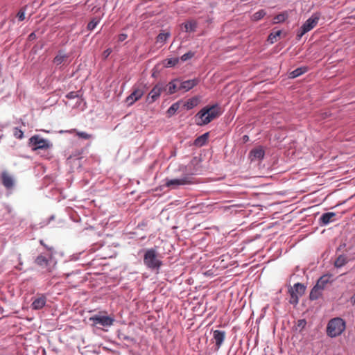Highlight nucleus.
I'll list each match as a JSON object with an SVG mask.
<instances>
[{
	"instance_id": "nucleus-40",
	"label": "nucleus",
	"mask_w": 355,
	"mask_h": 355,
	"mask_svg": "<svg viewBox=\"0 0 355 355\" xmlns=\"http://www.w3.org/2000/svg\"><path fill=\"white\" fill-rule=\"evenodd\" d=\"M78 135L84 139H87L89 138V135H88L87 132H80L78 133Z\"/></svg>"
},
{
	"instance_id": "nucleus-38",
	"label": "nucleus",
	"mask_w": 355,
	"mask_h": 355,
	"mask_svg": "<svg viewBox=\"0 0 355 355\" xmlns=\"http://www.w3.org/2000/svg\"><path fill=\"white\" fill-rule=\"evenodd\" d=\"M197 101L195 98L189 99L187 103V108L191 109L196 105Z\"/></svg>"
},
{
	"instance_id": "nucleus-24",
	"label": "nucleus",
	"mask_w": 355,
	"mask_h": 355,
	"mask_svg": "<svg viewBox=\"0 0 355 355\" xmlns=\"http://www.w3.org/2000/svg\"><path fill=\"white\" fill-rule=\"evenodd\" d=\"M322 291L318 288L315 285L310 292L309 297L311 300H316L322 295Z\"/></svg>"
},
{
	"instance_id": "nucleus-37",
	"label": "nucleus",
	"mask_w": 355,
	"mask_h": 355,
	"mask_svg": "<svg viewBox=\"0 0 355 355\" xmlns=\"http://www.w3.org/2000/svg\"><path fill=\"white\" fill-rule=\"evenodd\" d=\"M40 243L44 246L47 250H48V253H51V254H54L55 253V251H54V249L53 247H49L48 245H46L44 241L43 240H40Z\"/></svg>"
},
{
	"instance_id": "nucleus-31",
	"label": "nucleus",
	"mask_w": 355,
	"mask_h": 355,
	"mask_svg": "<svg viewBox=\"0 0 355 355\" xmlns=\"http://www.w3.org/2000/svg\"><path fill=\"white\" fill-rule=\"evenodd\" d=\"M288 293L291 296L290 303L293 304H297L299 301L300 295H297L295 291H288Z\"/></svg>"
},
{
	"instance_id": "nucleus-5",
	"label": "nucleus",
	"mask_w": 355,
	"mask_h": 355,
	"mask_svg": "<svg viewBox=\"0 0 355 355\" xmlns=\"http://www.w3.org/2000/svg\"><path fill=\"white\" fill-rule=\"evenodd\" d=\"M320 17V14L315 12L306 20L297 31V40H300L304 34L311 31L318 24Z\"/></svg>"
},
{
	"instance_id": "nucleus-15",
	"label": "nucleus",
	"mask_w": 355,
	"mask_h": 355,
	"mask_svg": "<svg viewBox=\"0 0 355 355\" xmlns=\"http://www.w3.org/2000/svg\"><path fill=\"white\" fill-rule=\"evenodd\" d=\"M336 213L326 212L322 214L319 218V224L320 226H326L330 223L335 221Z\"/></svg>"
},
{
	"instance_id": "nucleus-29",
	"label": "nucleus",
	"mask_w": 355,
	"mask_h": 355,
	"mask_svg": "<svg viewBox=\"0 0 355 355\" xmlns=\"http://www.w3.org/2000/svg\"><path fill=\"white\" fill-rule=\"evenodd\" d=\"M170 37L169 33H160L157 37V42L165 43L167 39Z\"/></svg>"
},
{
	"instance_id": "nucleus-35",
	"label": "nucleus",
	"mask_w": 355,
	"mask_h": 355,
	"mask_svg": "<svg viewBox=\"0 0 355 355\" xmlns=\"http://www.w3.org/2000/svg\"><path fill=\"white\" fill-rule=\"evenodd\" d=\"M195 55V53L193 52V51H189L184 54H183L181 58H180V60L182 61V62H185L191 58H192L193 56Z\"/></svg>"
},
{
	"instance_id": "nucleus-23",
	"label": "nucleus",
	"mask_w": 355,
	"mask_h": 355,
	"mask_svg": "<svg viewBox=\"0 0 355 355\" xmlns=\"http://www.w3.org/2000/svg\"><path fill=\"white\" fill-rule=\"evenodd\" d=\"M288 291H295L297 295L302 296L305 291V286L301 283H296Z\"/></svg>"
},
{
	"instance_id": "nucleus-16",
	"label": "nucleus",
	"mask_w": 355,
	"mask_h": 355,
	"mask_svg": "<svg viewBox=\"0 0 355 355\" xmlns=\"http://www.w3.org/2000/svg\"><path fill=\"white\" fill-rule=\"evenodd\" d=\"M355 259V252L354 256L352 258V259ZM351 259H348L345 254H340L334 262V266L337 268H342Z\"/></svg>"
},
{
	"instance_id": "nucleus-4",
	"label": "nucleus",
	"mask_w": 355,
	"mask_h": 355,
	"mask_svg": "<svg viewBox=\"0 0 355 355\" xmlns=\"http://www.w3.org/2000/svg\"><path fill=\"white\" fill-rule=\"evenodd\" d=\"M221 114L220 107L218 104L213 105L210 107L206 106L203 107L197 114L202 120V124L206 125L210 123L214 119L218 117Z\"/></svg>"
},
{
	"instance_id": "nucleus-44",
	"label": "nucleus",
	"mask_w": 355,
	"mask_h": 355,
	"mask_svg": "<svg viewBox=\"0 0 355 355\" xmlns=\"http://www.w3.org/2000/svg\"><path fill=\"white\" fill-rule=\"evenodd\" d=\"M35 38V34L34 33H31L28 36V40H32Z\"/></svg>"
},
{
	"instance_id": "nucleus-22",
	"label": "nucleus",
	"mask_w": 355,
	"mask_h": 355,
	"mask_svg": "<svg viewBox=\"0 0 355 355\" xmlns=\"http://www.w3.org/2000/svg\"><path fill=\"white\" fill-rule=\"evenodd\" d=\"M329 282V277L327 275H323L317 281L315 286H318V288H320L321 291H323Z\"/></svg>"
},
{
	"instance_id": "nucleus-25",
	"label": "nucleus",
	"mask_w": 355,
	"mask_h": 355,
	"mask_svg": "<svg viewBox=\"0 0 355 355\" xmlns=\"http://www.w3.org/2000/svg\"><path fill=\"white\" fill-rule=\"evenodd\" d=\"M180 58H168L164 60V66L165 67L169 68L175 66L178 64Z\"/></svg>"
},
{
	"instance_id": "nucleus-42",
	"label": "nucleus",
	"mask_w": 355,
	"mask_h": 355,
	"mask_svg": "<svg viewBox=\"0 0 355 355\" xmlns=\"http://www.w3.org/2000/svg\"><path fill=\"white\" fill-rule=\"evenodd\" d=\"M17 17L18 18L19 21H22V10H19L17 14Z\"/></svg>"
},
{
	"instance_id": "nucleus-1",
	"label": "nucleus",
	"mask_w": 355,
	"mask_h": 355,
	"mask_svg": "<svg viewBox=\"0 0 355 355\" xmlns=\"http://www.w3.org/2000/svg\"><path fill=\"white\" fill-rule=\"evenodd\" d=\"M144 264L148 270L159 273L163 264L162 257L156 248L146 249L144 254Z\"/></svg>"
},
{
	"instance_id": "nucleus-7",
	"label": "nucleus",
	"mask_w": 355,
	"mask_h": 355,
	"mask_svg": "<svg viewBox=\"0 0 355 355\" xmlns=\"http://www.w3.org/2000/svg\"><path fill=\"white\" fill-rule=\"evenodd\" d=\"M193 183V178L189 175H184L180 178L166 179L165 186L171 189H176L180 186L191 184Z\"/></svg>"
},
{
	"instance_id": "nucleus-21",
	"label": "nucleus",
	"mask_w": 355,
	"mask_h": 355,
	"mask_svg": "<svg viewBox=\"0 0 355 355\" xmlns=\"http://www.w3.org/2000/svg\"><path fill=\"white\" fill-rule=\"evenodd\" d=\"M208 136H209V133L206 132V133H204L202 135L198 137L194 140V143H193L194 145L196 146H199V147H201V146L205 145V144L207 143V141L208 139Z\"/></svg>"
},
{
	"instance_id": "nucleus-28",
	"label": "nucleus",
	"mask_w": 355,
	"mask_h": 355,
	"mask_svg": "<svg viewBox=\"0 0 355 355\" xmlns=\"http://www.w3.org/2000/svg\"><path fill=\"white\" fill-rule=\"evenodd\" d=\"M179 103L176 102L173 103L167 110V114L168 115V116H172L173 115H174L176 111L179 109Z\"/></svg>"
},
{
	"instance_id": "nucleus-34",
	"label": "nucleus",
	"mask_w": 355,
	"mask_h": 355,
	"mask_svg": "<svg viewBox=\"0 0 355 355\" xmlns=\"http://www.w3.org/2000/svg\"><path fill=\"white\" fill-rule=\"evenodd\" d=\"M99 23V20L96 19H92L87 24V29L89 31H93L98 24Z\"/></svg>"
},
{
	"instance_id": "nucleus-14",
	"label": "nucleus",
	"mask_w": 355,
	"mask_h": 355,
	"mask_svg": "<svg viewBox=\"0 0 355 355\" xmlns=\"http://www.w3.org/2000/svg\"><path fill=\"white\" fill-rule=\"evenodd\" d=\"M46 303V297L44 295H40L33 300L31 308L34 310H40L42 309Z\"/></svg>"
},
{
	"instance_id": "nucleus-49",
	"label": "nucleus",
	"mask_w": 355,
	"mask_h": 355,
	"mask_svg": "<svg viewBox=\"0 0 355 355\" xmlns=\"http://www.w3.org/2000/svg\"><path fill=\"white\" fill-rule=\"evenodd\" d=\"M23 16H24V17L25 16V14H24V13L23 14Z\"/></svg>"
},
{
	"instance_id": "nucleus-43",
	"label": "nucleus",
	"mask_w": 355,
	"mask_h": 355,
	"mask_svg": "<svg viewBox=\"0 0 355 355\" xmlns=\"http://www.w3.org/2000/svg\"><path fill=\"white\" fill-rule=\"evenodd\" d=\"M346 247V244L345 243L340 244L338 248H337V251H341L343 249H344Z\"/></svg>"
},
{
	"instance_id": "nucleus-18",
	"label": "nucleus",
	"mask_w": 355,
	"mask_h": 355,
	"mask_svg": "<svg viewBox=\"0 0 355 355\" xmlns=\"http://www.w3.org/2000/svg\"><path fill=\"white\" fill-rule=\"evenodd\" d=\"M178 81H179L178 79H174V80H171V82H169L168 84L165 83V86H166V90L165 92H166L167 94L171 95V94H175L177 92L178 88L177 86L176 82H178Z\"/></svg>"
},
{
	"instance_id": "nucleus-13",
	"label": "nucleus",
	"mask_w": 355,
	"mask_h": 355,
	"mask_svg": "<svg viewBox=\"0 0 355 355\" xmlns=\"http://www.w3.org/2000/svg\"><path fill=\"white\" fill-rule=\"evenodd\" d=\"M199 83L200 79L198 78L187 80L181 83L180 87H178V89L184 90V92H188L192 88H193L195 86L198 85Z\"/></svg>"
},
{
	"instance_id": "nucleus-12",
	"label": "nucleus",
	"mask_w": 355,
	"mask_h": 355,
	"mask_svg": "<svg viewBox=\"0 0 355 355\" xmlns=\"http://www.w3.org/2000/svg\"><path fill=\"white\" fill-rule=\"evenodd\" d=\"M144 95V91L139 88H135L133 92L126 98V102L132 105L135 102L139 100Z\"/></svg>"
},
{
	"instance_id": "nucleus-48",
	"label": "nucleus",
	"mask_w": 355,
	"mask_h": 355,
	"mask_svg": "<svg viewBox=\"0 0 355 355\" xmlns=\"http://www.w3.org/2000/svg\"><path fill=\"white\" fill-rule=\"evenodd\" d=\"M26 349L24 348V351H25ZM23 354H25V352H23Z\"/></svg>"
},
{
	"instance_id": "nucleus-45",
	"label": "nucleus",
	"mask_w": 355,
	"mask_h": 355,
	"mask_svg": "<svg viewBox=\"0 0 355 355\" xmlns=\"http://www.w3.org/2000/svg\"><path fill=\"white\" fill-rule=\"evenodd\" d=\"M305 324H306V322L304 320H299V324H298L299 326H301V325L304 326Z\"/></svg>"
},
{
	"instance_id": "nucleus-20",
	"label": "nucleus",
	"mask_w": 355,
	"mask_h": 355,
	"mask_svg": "<svg viewBox=\"0 0 355 355\" xmlns=\"http://www.w3.org/2000/svg\"><path fill=\"white\" fill-rule=\"evenodd\" d=\"M185 31L187 33L195 32L197 28L198 24L194 20H190L183 24Z\"/></svg>"
},
{
	"instance_id": "nucleus-47",
	"label": "nucleus",
	"mask_w": 355,
	"mask_h": 355,
	"mask_svg": "<svg viewBox=\"0 0 355 355\" xmlns=\"http://www.w3.org/2000/svg\"><path fill=\"white\" fill-rule=\"evenodd\" d=\"M53 218H54L53 216H51V218H50L51 220H53Z\"/></svg>"
},
{
	"instance_id": "nucleus-10",
	"label": "nucleus",
	"mask_w": 355,
	"mask_h": 355,
	"mask_svg": "<svg viewBox=\"0 0 355 355\" xmlns=\"http://www.w3.org/2000/svg\"><path fill=\"white\" fill-rule=\"evenodd\" d=\"M2 184L7 189H11L15 186V178L6 171H3L0 175Z\"/></svg>"
},
{
	"instance_id": "nucleus-11",
	"label": "nucleus",
	"mask_w": 355,
	"mask_h": 355,
	"mask_svg": "<svg viewBox=\"0 0 355 355\" xmlns=\"http://www.w3.org/2000/svg\"><path fill=\"white\" fill-rule=\"evenodd\" d=\"M225 338V331L215 330L213 331V339L215 341L216 350H218L222 346Z\"/></svg>"
},
{
	"instance_id": "nucleus-33",
	"label": "nucleus",
	"mask_w": 355,
	"mask_h": 355,
	"mask_svg": "<svg viewBox=\"0 0 355 355\" xmlns=\"http://www.w3.org/2000/svg\"><path fill=\"white\" fill-rule=\"evenodd\" d=\"M118 337L121 340L130 341V342H132L133 343H136V340L134 338L128 336H127V335H125V334H124L123 333H119L118 334Z\"/></svg>"
},
{
	"instance_id": "nucleus-9",
	"label": "nucleus",
	"mask_w": 355,
	"mask_h": 355,
	"mask_svg": "<svg viewBox=\"0 0 355 355\" xmlns=\"http://www.w3.org/2000/svg\"><path fill=\"white\" fill-rule=\"evenodd\" d=\"M89 320L93 322L94 325L100 324L103 327H111L113 325L114 319L108 315H94L89 318Z\"/></svg>"
},
{
	"instance_id": "nucleus-30",
	"label": "nucleus",
	"mask_w": 355,
	"mask_h": 355,
	"mask_svg": "<svg viewBox=\"0 0 355 355\" xmlns=\"http://www.w3.org/2000/svg\"><path fill=\"white\" fill-rule=\"evenodd\" d=\"M67 58L66 54H62L60 52L54 58L53 62L55 64L59 65L62 64L64 60Z\"/></svg>"
},
{
	"instance_id": "nucleus-2",
	"label": "nucleus",
	"mask_w": 355,
	"mask_h": 355,
	"mask_svg": "<svg viewBox=\"0 0 355 355\" xmlns=\"http://www.w3.org/2000/svg\"><path fill=\"white\" fill-rule=\"evenodd\" d=\"M346 329V322L340 317L333 318L329 320L326 333L327 335L333 338L340 336Z\"/></svg>"
},
{
	"instance_id": "nucleus-36",
	"label": "nucleus",
	"mask_w": 355,
	"mask_h": 355,
	"mask_svg": "<svg viewBox=\"0 0 355 355\" xmlns=\"http://www.w3.org/2000/svg\"><path fill=\"white\" fill-rule=\"evenodd\" d=\"M13 135L16 138L21 139L22 138V130L18 128H15L13 129Z\"/></svg>"
},
{
	"instance_id": "nucleus-19",
	"label": "nucleus",
	"mask_w": 355,
	"mask_h": 355,
	"mask_svg": "<svg viewBox=\"0 0 355 355\" xmlns=\"http://www.w3.org/2000/svg\"><path fill=\"white\" fill-rule=\"evenodd\" d=\"M308 70V68L306 67H301L299 68L295 69V70L292 71L289 73L288 77L290 78H295L304 73H306Z\"/></svg>"
},
{
	"instance_id": "nucleus-17",
	"label": "nucleus",
	"mask_w": 355,
	"mask_h": 355,
	"mask_svg": "<svg viewBox=\"0 0 355 355\" xmlns=\"http://www.w3.org/2000/svg\"><path fill=\"white\" fill-rule=\"evenodd\" d=\"M264 155H265V153L261 148H257L252 149L250 152V157H251L252 160L262 159L264 157Z\"/></svg>"
},
{
	"instance_id": "nucleus-6",
	"label": "nucleus",
	"mask_w": 355,
	"mask_h": 355,
	"mask_svg": "<svg viewBox=\"0 0 355 355\" xmlns=\"http://www.w3.org/2000/svg\"><path fill=\"white\" fill-rule=\"evenodd\" d=\"M28 145L34 150L37 149H47L52 146V144L49 140L44 139L38 135H33L29 139Z\"/></svg>"
},
{
	"instance_id": "nucleus-27",
	"label": "nucleus",
	"mask_w": 355,
	"mask_h": 355,
	"mask_svg": "<svg viewBox=\"0 0 355 355\" xmlns=\"http://www.w3.org/2000/svg\"><path fill=\"white\" fill-rule=\"evenodd\" d=\"M282 33V31L281 30H277V31H273L272 33H270V35H268V41L271 43V44H273L275 43L276 41H277V37H279L280 35Z\"/></svg>"
},
{
	"instance_id": "nucleus-26",
	"label": "nucleus",
	"mask_w": 355,
	"mask_h": 355,
	"mask_svg": "<svg viewBox=\"0 0 355 355\" xmlns=\"http://www.w3.org/2000/svg\"><path fill=\"white\" fill-rule=\"evenodd\" d=\"M266 15L265 10L261 9L254 13L251 17V20L257 21L261 19Z\"/></svg>"
},
{
	"instance_id": "nucleus-8",
	"label": "nucleus",
	"mask_w": 355,
	"mask_h": 355,
	"mask_svg": "<svg viewBox=\"0 0 355 355\" xmlns=\"http://www.w3.org/2000/svg\"><path fill=\"white\" fill-rule=\"evenodd\" d=\"M166 90V86H165V83L158 82L148 93L146 102L148 104L153 103L159 98L161 94Z\"/></svg>"
},
{
	"instance_id": "nucleus-32",
	"label": "nucleus",
	"mask_w": 355,
	"mask_h": 355,
	"mask_svg": "<svg viewBox=\"0 0 355 355\" xmlns=\"http://www.w3.org/2000/svg\"><path fill=\"white\" fill-rule=\"evenodd\" d=\"M287 15L284 13L279 14L276 15L273 19V24H278L280 22H283L286 20Z\"/></svg>"
},
{
	"instance_id": "nucleus-41",
	"label": "nucleus",
	"mask_w": 355,
	"mask_h": 355,
	"mask_svg": "<svg viewBox=\"0 0 355 355\" xmlns=\"http://www.w3.org/2000/svg\"><path fill=\"white\" fill-rule=\"evenodd\" d=\"M128 37L127 34L121 33L118 37V41L119 42H123L126 38Z\"/></svg>"
},
{
	"instance_id": "nucleus-3",
	"label": "nucleus",
	"mask_w": 355,
	"mask_h": 355,
	"mask_svg": "<svg viewBox=\"0 0 355 355\" xmlns=\"http://www.w3.org/2000/svg\"><path fill=\"white\" fill-rule=\"evenodd\" d=\"M35 263L43 272L47 273L52 272L57 264V261L53 257V254L51 253L38 255L35 259Z\"/></svg>"
},
{
	"instance_id": "nucleus-39",
	"label": "nucleus",
	"mask_w": 355,
	"mask_h": 355,
	"mask_svg": "<svg viewBox=\"0 0 355 355\" xmlns=\"http://www.w3.org/2000/svg\"><path fill=\"white\" fill-rule=\"evenodd\" d=\"M78 96L76 92H71L66 95V97L69 99H73Z\"/></svg>"
},
{
	"instance_id": "nucleus-46",
	"label": "nucleus",
	"mask_w": 355,
	"mask_h": 355,
	"mask_svg": "<svg viewBox=\"0 0 355 355\" xmlns=\"http://www.w3.org/2000/svg\"><path fill=\"white\" fill-rule=\"evenodd\" d=\"M243 141H248L249 137H248V135H244V136L243 137Z\"/></svg>"
}]
</instances>
